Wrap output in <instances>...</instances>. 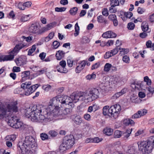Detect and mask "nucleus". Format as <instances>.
I'll list each match as a JSON object with an SVG mask.
<instances>
[{
	"label": "nucleus",
	"instance_id": "51",
	"mask_svg": "<svg viewBox=\"0 0 154 154\" xmlns=\"http://www.w3.org/2000/svg\"><path fill=\"white\" fill-rule=\"evenodd\" d=\"M116 16L115 14H111L109 15L108 16L109 19L111 21L113 20H114L116 19Z\"/></svg>",
	"mask_w": 154,
	"mask_h": 154
},
{
	"label": "nucleus",
	"instance_id": "64",
	"mask_svg": "<svg viewBox=\"0 0 154 154\" xmlns=\"http://www.w3.org/2000/svg\"><path fill=\"white\" fill-rule=\"evenodd\" d=\"M145 11V10L144 9L140 7H138L137 10V11L138 13L140 14H143Z\"/></svg>",
	"mask_w": 154,
	"mask_h": 154
},
{
	"label": "nucleus",
	"instance_id": "23",
	"mask_svg": "<svg viewBox=\"0 0 154 154\" xmlns=\"http://www.w3.org/2000/svg\"><path fill=\"white\" fill-rule=\"evenodd\" d=\"M24 128V125L23 123L22 122L20 121L19 119L18 118L17 120L15 122L13 128L16 129L20 128L23 129Z\"/></svg>",
	"mask_w": 154,
	"mask_h": 154
},
{
	"label": "nucleus",
	"instance_id": "41",
	"mask_svg": "<svg viewBox=\"0 0 154 154\" xmlns=\"http://www.w3.org/2000/svg\"><path fill=\"white\" fill-rule=\"evenodd\" d=\"M144 81L145 82H146V84L148 85H150L151 84V80L149 79L147 76H146L144 78Z\"/></svg>",
	"mask_w": 154,
	"mask_h": 154
},
{
	"label": "nucleus",
	"instance_id": "14",
	"mask_svg": "<svg viewBox=\"0 0 154 154\" xmlns=\"http://www.w3.org/2000/svg\"><path fill=\"white\" fill-rule=\"evenodd\" d=\"M32 3L31 2H27L23 3L20 2L18 4L17 7L20 10H24L26 8H29L30 7Z\"/></svg>",
	"mask_w": 154,
	"mask_h": 154
},
{
	"label": "nucleus",
	"instance_id": "15",
	"mask_svg": "<svg viewBox=\"0 0 154 154\" xmlns=\"http://www.w3.org/2000/svg\"><path fill=\"white\" fill-rule=\"evenodd\" d=\"M90 91L93 99V100L99 97V92L98 89L96 88H93L91 89L90 90Z\"/></svg>",
	"mask_w": 154,
	"mask_h": 154
},
{
	"label": "nucleus",
	"instance_id": "29",
	"mask_svg": "<svg viewBox=\"0 0 154 154\" xmlns=\"http://www.w3.org/2000/svg\"><path fill=\"white\" fill-rule=\"evenodd\" d=\"M29 15L23 14L22 15L20 18V21L22 22H24L28 20L29 19Z\"/></svg>",
	"mask_w": 154,
	"mask_h": 154
},
{
	"label": "nucleus",
	"instance_id": "13",
	"mask_svg": "<svg viewBox=\"0 0 154 154\" xmlns=\"http://www.w3.org/2000/svg\"><path fill=\"white\" fill-rule=\"evenodd\" d=\"M71 119L74 123L77 125H80L82 122V120L81 116L79 115L74 114L71 116Z\"/></svg>",
	"mask_w": 154,
	"mask_h": 154
},
{
	"label": "nucleus",
	"instance_id": "45",
	"mask_svg": "<svg viewBox=\"0 0 154 154\" xmlns=\"http://www.w3.org/2000/svg\"><path fill=\"white\" fill-rule=\"evenodd\" d=\"M122 95L121 94V93L120 92H117L116 93H115L114 95H113L111 99H116L119 97L120 96H122Z\"/></svg>",
	"mask_w": 154,
	"mask_h": 154
},
{
	"label": "nucleus",
	"instance_id": "42",
	"mask_svg": "<svg viewBox=\"0 0 154 154\" xmlns=\"http://www.w3.org/2000/svg\"><path fill=\"white\" fill-rule=\"evenodd\" d=\"M36 49V46L35 45L32 46V48L29 50L28 51V55H30L33 53Z\"/></svg>",
	"mask_w": 154,
	"mask_h": 154
},
{
	"label": "nucleus",
	"instance_id": "48",
	"mask_svg": "<svg viewBox=\"0 0 154 154\" xmlns=\"http://www.w3.org/2000/svg\"><path fill=\"white\" fill-rule=\"evenodd\" d=\"M135 25L132 23L131 22L129 23L127 26V27L129 29L132 30L134 28Z\"/></svg>",
	"mask_w": 154,
	"mask_h": 154
},
{
	"label": "nucleus",
	"instance_id": "63",
	"mask_svg": "<svg viewBox=\"0 0 154 154\" xmlns=\"http://www.w3.org/2000/svg\"><path fill=\"white\" fill-rule=\"evenodd\" d=\"M84 118L88 121H90L91 119V116L89 114L86 113L84 115Z\"/></svg>",
	"mask_w": 154,
	"mask_h": 154
},
{
	"label": "nucleus",
	"instance_id": "43",
	"mask_svg": "<svg viewBox=\"0 0 154 154\" xmlns=\"http://www.w3.org/2000/svg\"><path fill=\"white\" fill-rule=\"evenodd\" d=\"M51 86L48 85H44L42 86V89L46 91H49L51 89Z\"/></svg>",
	"mask_w": 154,
	"mask_h": 154
},
{
	"label": "nucleus",
	"instance_id": "17",
	"mask_svg": "<svg viewBox=\"0 0 154 154\" xmlns=\"http://www.w3.org/2000/svg\"><path fill=\"white\" fill-rule=\"evenodd\" d=\"M116 35H117L115 33L110 31H109L104 33L103 34L102 36L103 38H114L116 37Z\"/></svg>",
	"mask_w": 154,
	"mask_h": 154
},
{
	"label": "nucleus",
	"instance_id": "30",
	"mask_svg": "<svg viewBox=\"0 0 154 154\" xmlns=\"http://www.w3.org/2000/svg\"><path fill=\"white\" fill-rule=\"evenodd\" d=\"M15 135H7L5 137L6 140L13 141L16 138Z\"/></svg>",
	"mask_w": 154,
	"mask_h": 154
},
{
	"label": "nucleus",
	"instance_id": "40",
	"mask_svg": "<svg viewBox=\"0 0 154 154\" xmlns=\"http://www.w3.org/2000/svg\"><path fill=\"white\" fill-rule=\"evenodd\" d=\"M96 77V74L93 73L91 74H89L88 75L86 76V78L87 79L90 80L91 79H94Z\"/></svg>",
	"mask_w": 154,
	"mask_h": 154
},
{
	"label": "nucleus",
	"instance_id": "7",
	"mask_svg": "<svg viewBox=\"0 0 154 154\" xmlns=\"http://www.w3.org/2000/svg\"><path fill=\"white\" fill-rule=\"evenodd\" d=\"M25 46V45L22 43L16 45L14 48L8 53V55L0 56V62L12 60L14 58L15 55Z\"/></svg>",
	"mask_w": 154,
	"mask_h": 154
},
{
	"label": "nucleus",
	"instance_id": "4",
	"mask_svg": "<svg viewBox=\"0 0 154 154\" xmlns=\"http://www.w3.org/2000/svg\"><path fill=\"white\" fill-rule=\"evenodd\" d=\"M57 23L55 22L50 23L40 29V26L36 23L32 24L28 28L29 32L37 35H41L43 33L51 29L56 26Z\"/></svg>",
	"mask_w": 154,
	"mask_h": 154
},
{
	"label": "nucleus",
	"instance_id": "38",
	"mask_svg": "<svg viewBox=\"0 0 154 154\" xmlns=\"http://www.w3.org/2000/svg\"><path fill=\"white\" fill-rule=\"evenodd\" d=\"M30 75V72L29 71H27L22 72L21 76L22 78H24L29 77Z\"/></svg>",
	"mask_w": 154,
	"mask_h": 154
},
{
	"label": "nucleus",
	"instance_id": "54",
	"mask_svg": "<svg viewBox=\"0 0 154 154\" xmlns=\"http://www.w3.org/2000/svg\"><path fill=\"white\" fill-rule=\"evenodd\" d=\"M112 54L111 53V52H110L109 51H108L106 52L104 56V57L105 59H108L112 56Z\"/></svg>",
	"mask_w": 154,
	"mask_h": 154
},
{
	"label": "nucleus",
	"instance_id": "8",
	"mask_svg": "<svg viewBox=\"0 0 154 154\" xmlns=\"http://www.w3.org/2000/svg\"><path fill=\"white\" fill-rule=\"evenodd\" d=\"M77 98L79 101H83L85 103L91 102L93 100L90 91L85 92H80L77 93Z\"/></svg>",
	"mask_w": 154,
	"mask_h": 154
},
{
	"label": "nucleus",
	"instance_id": "58",
	"mask_svg": "<svg viewBox=\"0 0 154 154\" xmlns=\"http://www.w3.org/2000/svg\"><path fill=\"white\" fill-rule=\"evenodd\" d=\"M103 140L101 138H100L98 137H96L93 138V142L94 143H98L101 141Z\"/></svg>",
	"mask_w": 154,
	"mask_h": 154
},
{
	"label": "nucleus",
	"instance_id": "47",
	"mask_svg": "<svg viewBox=\"0 0 154 154\" xmlns=\"http://www.w3.org/2000/svg\"><path fill=\"white\" fill-rule=\"evenodd\" d=\"M21 38L23 39H25L26 41L27 42H29L32 41L33 37L29 36L27 37H26L25 36H22Z\"/></svg>",
	"mask_w": 154,
	"mask_h": 154
},
{
	"label": "nucleus",
	"instance_id": "1",
	"mask_svg": "<svg viewBox=\"0 0 154 154\" xmlns=\"http://www.w3.org/2000/svg\"><path fill=\"white\" fill-rule=\"evenodd\" d=\"M58 97H53L50 101V105L46 106L42 105H31L25 110L26 117L33 122L45 124L53 119L52 116L58 114Z\"/></svg>",
	"mask_w": 154,
	"mask_h": 154
},
{
	"label": "nucleus",
	"instance_id": "24",
	"mask_svg": "<svg viewBox=\"0 0 154 154\" xmlns=\"http://www.w3.org/2000/svg\"><path fill=\"white\" fill-rule=\"evenodd\" d=\"M60 65L63 69L62 70L60 68H59L58 69V72H60L66 73V70L65 68L66 65V62L65 61L62 60L60 62Z\"/></svg>",
	"mask_w": 154,
	"mask_h": 154
},
{
	"label": "nucleus",
	"instance_id": "32",
	"mask_svg": "<svg viewBox=\"0 0 154 154\" xmlns=\"http://www.w3.org/2000/svg\"><path fill=\"white\" fill-rule=\"evenodd\" d=\"M90 42L89 39L87 37L85 36L82 37L81 40V43L82 44L88 43Z\"/></svg>",
	"mask_w": 154,
	"mask_h": 154
},
{
	"label": "nucleus",
	"instance_id": "49",
	"mask_svg": "<svg viewBox=\"0 0 154 154\" xmlns=\"http://www.w3.org/2000/svg\"><path fill=\"white\" fill-rule=\"evenodd\" d=\"M47 69L46 68H44L38 71V73L39 74H43L44 73H45L48 76V75L47 73Z\"/></svg>",
	"mask_w": 154,
	"mask_h": 154
},
{
	"label": "nucleus",
	"instance_id": "60",
	"mask_svg": "<svg viewBox=\"0 0 154 154\" xmlns=\"http://www.w3.org/2000/svg\"><path fill=\"white\" fill-rule=\"evenodd\" d=\"M46 53L42 52L39 54V57L42 60H44L46 57Z\"/></svg>",
	"mask_w": 154,
	"mask_h": 154
},
{
	"label": "nucleus",
	"instance_id": "37",
	"mask_svg": "<svg viewBox=\"0 0 154 154\" xmlns=\"http://www.w3.org/2000/svg\"><path fill=\"white\" fill-rule=\"evenodd\" d=\"M150 32V30H149L148 32L143 31V32L141 33L140 34V37L142 38H146L147 36V33H149Z\"/></svg>",
	"mask_w": 154,
	"mask_h": 154
},
{
	"label": "nucleus",
	"instance_id": "12",
	"mask_svg": "<svg viewBox=\"0 0 154 154\" xmlns=\"http://www.w3.org/2000/svg\"><path fill=\"white\" fill-rule=\"evenodd\" d=\"M120 79V78L119 77H111L109 80L107 81L109 86H110L111 87L115 86L116 84L119 82Z\"/></svg>",
	"mask_w": 154,
	"mask_h": 154
},
{
	"label": "nucleus",
	"instance_id": "21",
	"mask_svg": "<svg viewBox=\"0 0 154 154\" xmlns=\"http://www.w3.org/2000/svg\"><path fill=\"white\" fill-rule=\"evenodd\" d=\"M99 87L103 92H105L107 91L108 88H109L108 82H106L104 83H102L100 84L99 85Z\"/></svg>",
	"mask_w": 154,
	"mask_h": 154
},
{
	"label": "nucleus",
	"instance_id": "11",
	"mask_svg": "<svg viewBox=\"0 0 154 154\" xmlns=\"http://www.w3.org/2000/svg\"><path fill=\"white\" fill-rule=\"evenodd\" d=\"M40 86V85L39 84L34 85L31 86H29L28 87H27L25 90V95L27 96L30 95Z\"/></svg>",
	"mask_w": 154,
	"mask_h": 154
},
{
	"label": "nucleus",
	"instance_id": "6",
	"mask_svg": "<svg viewBox=\"0 0 154 154\" xmlns=\"http://www.w3.org/2000/svg\"><path fill=\"white\" fill-rule=\"evenodd\" d=\"M77 140L73 135H66L63 138V143L60 146V152H63L71 148L74 144L75 140Z\"/></svg>",
	"mask_w": 154,
	"mask_h": 154
},
{
	"label": "nucleus",
	"instance_id": "34",
	"mask_svg": "<svg viewBox=\"0 0 154 154\" xmlns=\"http://www.w3.org/2000/svg\"><path fill=\"white\" fill-rule=\"evenodd\" d=\"M112 67V65L109 63H106L104 66V70L105 72H109Z\"/></svg>",
	"mask_w": 154,
	"mask_h": 154
},
{
	"label": "nucleus",
	"instance_id": "28",
	"mask_svg": "<svg viewBox=\"0 0 154 154\" xmlns=\"http://www.w3.org/2000/svg\"><path fill=\"white\" fill-rule=\"evenodd\" d=\"M97 21L100 23H107V20H106L102 15H100L97 17Z\"/></svg>",
	"mask_w": 154,
	"mask_h": 154
},
{
	"label": "nucleus",
	"instance_id": "50",
	"mask_svg": "<svg viewBox=\"0 0 154 154\" xmlns=\"http://www.w3.org/2000/svg\"><path fill=\"white\" fill-rule=\"evenodd\" d=\"M102 13L103 15L106 17L107 16L109 15L108 11L107 9V8H103V10Z\"/></svg>",
	"mask_w": 154,
	"mask_h": 154
},
{
	"label": "nucleus",
	"instance_id": "59",
	"mask_svg": "<svg viewBox=\"0 0 154 154\" xmlns=\"http://www.w3.org/2000/svg\"><path fill=\"white\" fill-rule=\"evenodd\" d=\"M73 61L70 59H69L67 60V63L68 66L69 67H72L73 65Z\"/></svg>",
	"mask_w": 154,
	"mask_h": 154
},
{
	"label": "nucleus",
	"instance_id": "20",
	"mask_svg": "<svg viewBox=\"0 0 154 154\" xmlns=\"http://www.w3.org/2000/svg\"><path fill=\"white\" fill-rule=\"evenodd\" d=\"M126 152L128 154H136L137 148L134 146H130L128 147Z\"/></svg>",
	"mask_w": 154,
	"mask_h": 154
},
{
	"label": "nucleus",
	"instance_id": "16",
	"mask_svg": "<svg viewBox=\"0 0 154 154\" xmlns=\"http://www.w3.org/2000/svg\"><path fill=\"white\" fill-rule=\"evenodd\" d=\"M59 96L58 95V108H62L64 105L66 95H62L59 97Z\"/></svg>",
	"mask_w": 154,
	"mask_h": 154
},
{
	"label": "nucleus",
	"instance_id": "3",
	"mask_svg": "<svg viewBox=\"0 0 154 154\" xmlns=\"http://www.w3.org/2000/svg\"><path fill=\"white\" fill-rule=\"evenodd\" d=\"M22 135L21 140L17 144L18 147L21 150L22 152L26 154H35L37 144L35 139L31 135L25 136Z\"/></svg>",
	"mask_w": 154,
	"mask_h": 154
},
{
	"label": "nucleus",
	"instance_id": "5",
	"mask_svg": "<svg viewBox=\"0 0 154 154\" xmlns=\"http://www.w3.org/2000/svg\"><path fill=\"white\" fill-rule=\"evenodd\" d=\"M139 149L143 153H150L154 148V135L150 137L146 141H143L138 144Z\"/></svg>",
	"mask_w": 154,
	"mask_h": 154
},
{
	"label": "nucleus",
	"instance_id": "18",
	"mask_svg": "<svg viewBox=\"0 0 154 154\" xmlns=\"http://www.w3.org/2000/svg\"><path fill=\"white\" fill-rule=\"evenodd\" d=\"M15 62L17 66H21L26 63V60L25 58L20 57L15 60Z\"/></svg>",
	"mask_w": 154,
	"mask_h": 154
},
{
	"label": "nucleus",
	"instance_id": "10",
	"mask_svg": "<svg viewBox=\"0 0 154 154\" xmlns=\"http://www.w3.org/2000/svg\"><path fill=\"white\" fill-rule=\"evenodd\" d=\"M77 94H72L70 97L66 95L65 100V104H68L72 106L71 104L72 103H75L79 101L77 98Z\"/></svg>",
	"mask_w": 154,
	"mask_h": 154
},
{
	"label": "nucleus",
	"instance_id": "26",
	"mask_svg": "<svg viewBox=\"0 0 154 154\" xmlns=\"http://www.w3.org/2000/svg\"><path fill=\"white\" fill-rule=\"evenodd\" d=\"M141 27L143 31H149L148 23L144 21L142 23Z\"/></svg>",
	"mask_w": 154,
	"mask_h": 154
},
{
	"label": "nucleus",
	"instance_id": "53",
	"mask_svg": "<svg viewBox=\"0 0 154 154\" xmlns=\"http://www.w3.org/2000/svg\"><path fill=\"white\" fill-rule=\"evenodd\" d=\"M59 56H58V60H60L64 57L65 53L62 51H58Z\"/></svg>",
	"mask_w": 154,
	"mask_h": 154
},
{
	"label": "nucleus",
	"instance_id": "19",
	"mask_svg": "<svg viewBox=\"0 0 154 154\" xmlns=\"http://www.w3.org/2000/svg\"><path fill=\"white\" fill-rule=\"evenodd\" d=\"M71 109L69 108H65L63 109H61L60 108H58V112L59 113V115H58V117L60 115H62V116H64L66 115L69 113L71 112Z\"/></svg>",
	"mask_w": 154,
	"mask_h": 154
},
{
	"label": "nucleus",
	"instance_id": "2",
	"mask_svg": "<svg viewBox=\"0 0 154 154\" xmlns=\"http://www.w3.org/2000/svg\"><path fill=\"white\" fill-rule=\"evenodd\" d=\"M17 105L16 101L5 104L0 102V119H6L8 125L13 128L18 119L16 116H12L13 112L18 111Z\"/></svg>",
	"mask_w": 154,
	"mask_h": 154
},
{
	"label": "nucleus",
	"instance_id": "9",
	"mask_svg": "<svg viewBox=\"0 0 154 154\" xmlns=\"http://www.w3.org/2000/svg\"><path fill=\"white\" fill-rule=\"evenodd\" d=\"M121 109V106L119 104L111 106L109 109L108 115L116 119L118 117Z\"/></svg>",
	"mask_w": 154,
	"mask_h": 154
},
{
	"label": "nucleus",
	"instance_id": "61",
	"mask_svg": "<svg viewBox=\"0 0 154 154\" xmlns=\"http://www.w3.org/2000/svg\"><path fill=\"white\" fill-rule=\"evenodd\" d=\"M52 46L54 49H56L58 48V42L57 41H55L53 42Z\"/></svg>",
	"mask_w": 154,
	"mask_h": 154
},
{
	"label": "nucleus",
	"instance_id": "56",
	"mask_svg": "<svg viewBox=\"0 0 154 154\" xmlns=\"http://www.w3.org/2000/svg\"><path fill=\"white\" fill-rule=\"evenodd\" d=\"M122 60L124 62L128 63H129V58L128 56H125L123 57Z\"/></svg>",
	"mask_w": 154,
	"mask_h": 154
},
{
	"label": "nucleus",
	"instance_id": "33",
	"mask_svg": "<svg viewBox=\"0 0 154 154\" xmlns=\"http://www.w3.org/2000/svg\"><path fill=\"white\" fill-rule=\"evenodd\" d=\"M78 10L77 8L73 7L69 10L70 13L72 15H75L77 14Z\"/></svg>",
	"mask_w": 154,
	"mask_h": 154
},
{
	"label": "nucleus",
	"instance_id": "35",
	"mask_svg": "<svg viewBox=\"0 0 154 154\" xmlns=\"http://www.w3.org/2000/svg\"><path fill=\"white\" fill-rule=\"evenodd\" d=\"M79 27L78 26V23H76L75 25V33H74L75 36H77L79 34Z\"/></svg>",
	"mask_w": 154,
	"mask_h": 154
},
{
	"label": "nucleus",
	"instance_id": "62",
	"mask_svg": "<svg viewBox=\"0 0 154 154\" xmlns=\"http://www.w3.org/2000/svg\"><path fill=\"white\" fill-rule=\"evenodd\" d=\"M13 71L14 72H18L20 71V68L18 67L14 66L13 69Z\"/></svg>",
	"mask_w": 154,
	"mask_h": 154
},
{
	"label": "nucleus",
	"instance_id": "44",
	"mask_svg": "<svg viewBox=\"0 0 154 154\" xmlns=\"http://www.w3.org/2000/svg\"><path fill=\"white\" fill-rule=\"evenodd\" d=\"M109 106H104L103 108V113L104 115H107L108 112V110Z\"/></svg>",
	"mask_w": 154,
	"mask_h": 154
},
{
	"label": "nucleus",
	"instance_id": "27",
	"mask_svg": "<svg viewBox=\"0 0 154 154\" xmlns=\"http://www.w3.org/2000/svg\"><path fill=\"white\" fill-rule=\"evenodd\" d=\"M103 133L106 135H112L113 133V130L110 128H106L103 130Z\"/></svg>",
	"mask_w": 154,
	"mask_h": 154
},
{
	"label": "nucleus",
	"instance_id": "25",
	"mask_svg": "<svg viewBox=\"0 0 154 154\" xmlns=\"http://www.w3.org/2000/svg\"><path fill=\"white\" fill-rule=\"evenodd\" d=\"M123 123L124 125L126 126H128L129 125H133L135 124L133 120L129 119H125L123 121Z\"/></svg>",
	"mask_w": 154,
	"mask_h": 154
},
{
	"label": "nucleus",
	"instance_id": "22",
	"mask_svg": "<svg viewBox=\"0 0 154 154\" xmlns=\"http://www.w3.org/2000/svg\"><path fill=\"white\" fill-rule=\"evenodd\" d=\"M79 65L77 66L75 69L76 73H79L82 70L86 64V62L85 61H83L79 63Z\"/></svg>",
	"mask_w": 154,
	"mask_h": 154
},
{
	"label": "nucleus",
	"instance_id": "55",
	"mask_svg": "<svg viewBox=\"0 0 154 154\" xmlns=\"http://www.w3.org/2000/svg\"><path fill=\"white\" fill-rule=\"evenodd\" d=\"M125 15L126 17L130 18L133 16V14L131 12H126L125 13Z\"/></svg>",
	"mask_w": 154,
	"mask_h": 154
},
{
	"label": "nucleus",
	"instance_id": "36",
	"mask_svg": "<svg viewBox=\"0 0 154 154\" xmlns=\"http://www.w3.org/2000/svg\"><path fill=\"white\" fill-rule=\"evenodd\" d=\"M110 5L112 6L115 7L119 5V0H110Z\"/></svg>",
	"mask_w": 154,
	"mask_h": 154
},
{
	"label": "nucleus",
	"instance_id": "57",
	"mask_svg": "<svg viewBox=\"0 0 154 154\" xmlns=\"http://www.w3.org/2000/svg\"><path fill=\"white\" fill-rule=\"evenodd\" d=\"M100 66V63L99 62L97 63L93 64L92 66L91 69L92 70L97 68Z\"/></svg>",
	"mask_w": 154,
	"mask_h": 154
},
{
	"label": "nucleus",
	"instance_id": "39",
	"mask_svg": "<svg viewBox=\"0 0 154 154\" xmlns=\"http://www.w3.org/2000/svg\"><path fill=\"white\" fill-rule=\"evenodd\" d=\"M119 49L121 50L120 54L121 55H124L127 54L129 52V50L128 49L119 48Z\"/></svg>",
	"mask_w": 154,
	"mask_h": 154
},
{
	"label": "nucleus",
	"instance_id": "46",
	"mask_svg": "<svg viewBox=\"0 0 154 154\" xmlns=\"http://www.w3.org/2000/svg\"><path fill=\"white\" fill-rule=\"evenodd\" d=\"M141 111H138L137 112L133 115L132 117V119H137L140 117L141 116L140 114Z\"/></svg>",
	"mask_w": 154,
	"mask_h": 154
},
{
	"label": "nucleus",
	"instance_id": "31",
	"mask_svg": "<svg viewBox=\"0 0 154 154\" xmlns=\"http://www.w3.org/2000/svg\"><path fill=\"white\" fill-rule=\"evenodd\" d=\"M31 85V82H26L21 84V88L22 89L23 88V90H26L27 87H28Z\"/></svg>",
	"mask_w": 154,
	"mask_h": 154
},
{
	"label": "nucleus",
	"instance_id": "52",
	"mask_svg": "<svg viewBox=\"0 0 154 154\" xmlns=\"http://www.w3.org/2000/svg\"><path fill=\"white\" fill-rule=\"evenodd\" d=\"M118 49H119V48L118 47H117L112 50H111V52L112 54V56L116 55L118 51Z\"/></svg>",
	"mask_w": 154,
	"mask_h": 154
}]
</instances>
